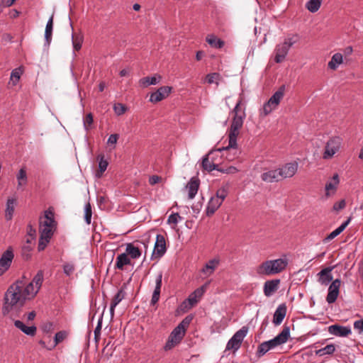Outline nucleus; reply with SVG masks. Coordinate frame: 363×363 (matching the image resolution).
Masks as SVG:
<instances>
[{
    "mask_svg": "<svg viewBox=\"0 0 363 363\" xmlns=\"http://www.w3.org/2000/svg\"><path fill=\"white\" fill-rule=\"evenodd\" d=\"M29 290L24 286L23 280H17L9 286L6 291L1 307L4 316L13 320L18 317L26 301L33 299Z\"/></svg>",
    "mask_w": 363,
    "mask_h": 363,
    "instance_id": "nucleus-1",
    "label": "nucleus"
},
{
    "mask_svg": "<svg viewBox=\"0 0 363 363\" xmlns=\"http://www.w3.org/2000/svg\"><path fill=\"white\" fill-rule=\"evenodd\" d=\"M241 103L242 99H240L233 109L234 117L229 129L228 145L224 148L225 150L237 148V138L240 134V130L242 127L244 119L245 118V112H242L241 114H240Z\"/></svg>",
    "mask_w": 363,
    "mask_h": 363,
    "instance_id": "nucleus-2",
    "label": "nucleus"
},
{
    "mask_svg": "<svg viewBox=\"0 0 363 363\" xmlns=\"http://www.w3.org/2000/svg\"><path fill=\"white\" fill-rule=\"evenodd\" d=\"M289 260L286 255L276 259L263 262L256 269V272L260 276H270L283 272L288 266Z\"/></svg>",
    "mask_w": 363,
    "mask_h": 363,
    "instance_id": "nucleus-3",
    "label": "nucleus"
},
{
    "mask_svg": "<svg viewBox=\"0 0 363 363\" xmlns=\"http://www.w3.org/2000/svg\"><path fill=\"white\" fill-rule=\"evenodd\" d=\"M299 40L298 34L288 35L283 41L277 44L274 48V62H282L288 55L290 48Z\"/></svg>",
    "mask_w": 363,
    "mask_h": 363,
    "instance_id": "nucleus-4",
    "label": "nucleus"
},
{
    "mask_svg": "<svg viewBox=\"0 0 363 363\" xmlns=\"http://www.w3.org/2000/svg\"><path fill=\"white\" fill-rule=\"evenodd\" d=\"M343 145V139L340 136H332L325 143L323 159L330 160L338 153Z\"/></svg>",
    "mask_w": 363,
    "mask_h": 363,
    "instance_id": "nucleus-5",
    "label": "nucleus"
},
{
    "mask_svg": "<svg viewBox=\"0 0 363 363\" xmlns=\"http://www.w3.org/2000/svg\"><path fill=\"white\" fill-rule=\"evenodd\" d=\"M247 333L248 328L246 326L242 327L239 330L235 332L227 342L225 350H233L234 352H237L240 348L242 342L247 336Z\"/></svg>",
    "mask_w": 363,
    "mask_h": 363,
    "instance_id": "nucleus-6",
    "label": "nucleus"
},
{
    "mask_svg": "<svg viewBox=\"0 0 363 363\" xmlns=\"http://www.w3.org/2000/svg\"><path fill=\"white\" fill-rule=\"evenodd\" d=\"M193 320L192 315H187L185 317L179 325L172 331L169 336L174 339L177 342H180L183 339L186 328Z\"/></svg>",
    "mask_w": 363,
    "mask_h": 363,
    "instance_id": "nucleus-7",
    "label": "nucleus"
},
{
    "mask_svg": "<svg viewBox=\"0 0 363 363\" xmlns=\"http://www.w3.org/2000/svg\"><path fill=\"white\" fill-rule=\"evenodd\" d=\"M14 259L12 247H9L0 257V277L3 276L11 267Z\"/></svg>",
    "mask_w": 363,
    "mask_h": 363,
    "instance_id": "nucleus-8",
    "label": "nucleus"
},
{
    "mask_svg": "<svg viewBox=\"0 0 363 363\" xmlns=\"http://www.w3.org/2000/svg\"><path fill=\"white\" fill-rule=\"evenodd\" d=\"M43 281V272L41 270L38 272V273L34 276L33 280L30 282L26 283L24 281V286L26 288V289L29 290V294L33 293V294L30 295L33 297V298L36 296V294L39 291L42 286Z\"/></svg>",
    "mask_w": 363,
    "mask_h": 363,
    "instance_id": "nucleus-9",
    "label": "nucleus"
},
{
    "mask_svg": "<svg viewBox=\"0 0 363 363\" xmlns=\"http://www.w3.org/2000/svg\"><path fill=\"white\" fill-rule=\"evenodd\" d=\"M290 337V328L284 326L282 331L275 337L266 341L270 350L286 343Z\"/></svg>",
    "mask_w": 363,
    "mask_h": 363,
    "instance_id": "nucleus-10",
    "label": "nucleus"
},
{
    "mask_svg": "<svg viewBox=\"0 0 363 363\" xmlns=\"http://www.w3.org/2000/svg\"><path fill=\"white\" fill-rule=\"evenodd\" d=\"M55 228L40 225V236L38 242V251H43L46 247L52 236Z\"/></svg>",
    "mask_w": 363,
    "mask_h": 363,
    "instance_id": "nucleus-11",
    "label": "nucleus"
},
{
    "mask_svg": "<svg viewBox=\"0 0 363 363\" xmlns=\"http://www.w3.org/2000/svg\"><path fill=\"white\" fill-rule=\"evenodd\" d=\"M172 90V86H163L157 89L156 91L152 93L150 97V101L152 103H157L167 98Z\"/></svg>",
    "mask_w": 363,
    "mask_h": 363,
    "instance_id": "nucleus-12",
    "label": "nucleus"
},
{
    "mask_svg": "<svg viewBox=\"0 0 363 363\" xmlns=\"http://www.w3.org/2000/svg\"><path fill=\"white\" fill-rule=\"evenodd\" d=\"M298 164L296 162L286 163L278 170L280 172L281 179H286L292 177L298 170Z\"/></svg>",
    "mask_w": 363,
    "mask_h": 363,
    "instance_id": "nucleus-13",
    "label": "nucleus"
},
{
    "mask_svg": "<svg viewBox=\"0 0 363 363\" xmlns=\"http://www.w3.org/2000/svg\"><path fill=\"white\" fill-rule=\"evenodd\" d=\"M341 281L339 279H336L328 288V293L326 297V301L328 303H333L337 300L339 294V289L340 286Z\"/></svg>",
    "mask_w": 363,
    "mask_h": 363,
    "instance_id": "nucleus-14",
    "label": "nucleus"
},
{
    "mask_svg": "<svg viewBox=\"0 0 363 363\" xmlns=\"http://www.w3.org/2000/svg\"><path fill=\"white\" fill-rule=\"evenodd\" d=\"M328 331L330 334L337 337H347L352 333V330L350 326H344L338 324L330 325Z\"/></svg>",
    "mask_w": 363,
    "mask_h": 363,
    "instance_id": "nucleus-15",
    "label": "nucleus"
},
{
    "mask_svg": "<svg viewBox=\"0 0 363 363\" xmlns=\"http://www.w3.org/2000/svg\"><path fill=\"white\" fill-rule=\"evenodd\" d=\"M278 169H269L261 174V179L267 183L278 182L281 180Z\"/></svg>",
    "mask_w": 363,
    "mask_h": 363,
    "instance_id": "nucleus-16",
    "label": "nucleus"
},
{
    "mask_svg": "<svg viewBox=\"0 0 363 363\" xmlns=\"http://www.w3.org/2000/svg\"><path fill=\"white\" fill-rule=\"evenodd\" d=\"M200 184V180L198 177H193L188 182L186 189L188 190V198L193 199L196 195Z\"/></svg>",
    "mask_w": 363,
    "mask_h": 363,
    "instance_id": "nucleus-17",
    "label": "nucleus"
},
{
    "mask_svg": "<svg viewBox=\"0 0 363 363\" xmlns=\"http://www.w3.org/2000/svg\"><path fill=\"white\" fill-rule=\"evenodd\" d=\"M166 252V242L164 237L158 234L156 236V241L155 243L153 254L157 255L158 257H162Z\"/></svg>",
    "mask_w": 363,
    "mask_h": 363,
    "instance_id": "nucleus-18",
    "label": "nucleus"
},
{
    "mask_svg": "<svg viewBox=\"0 0 363 363\" xmlns=\"http://www.w3.org/2000/svg\"><path fill=\"white\" fill-rule=\"evenodd\" d=\"M55 225L54 212L50 208H48L45 211L44 218L40 219V225L55 228Z\"/></svg>",
    "mask_w": 363,
    "mask_h": 363,
    "instance_id": "nucleus-19",
    "label": "nucleus"
},
{
    "mask_svg": "<svg viewBox=\"0 0 363 363\" xmlns=\"http://www.w3.org/2000/svg\"><path fill=\"white\" fill-rule=\"evenodd\" d=\"M286 314V306L284 303L280 304L277 308L274 316L273 323L275 325H279L281 323Z\"/></svg>",
    "mask_w": 363,
    "mask_h": 363,
    "instance_id": "nucleus-20",
    "label": "nucleus"
},
{
    "mask_svg": "<svg viewBox=\"0 0 363 363\" xmlns=\"http://www.w3.org/2000/svg\"><path fill=\"white\" fill-rule=\"evenodd\" d=\"M340 183L339 176L335 174L332 179L328 182L325 184V196L329 197L330 195L334 194L336 191L337 187Z\"/></svg>",
    "mask_w": 363,
    "mask_h": 363,
    "instance_id": "nucleus-21",
    "label": "nucleus"
},
{
    "mask_svg": "<svg viewBox=\"0 0 363 363\" xmlns=\"http://www.w3.org/2000/svg\"><path fill=\"white\" fill-rule=\"evenodd\" d=\"M333 267H326L322 269L318 274V282L322 284L327 286L333 279L331 272Z\"/></svg>",
    "mask_w": 363,
    "mask_h": 363,
    "instance_id": "nucleus-22",
    "label": "nucleus"
},
{
    "mask_svg": "<svg viewBox=\"0 0 363 363\" xmlns=\"http://www.w3.org/2000/svg\"><path fill=\"white\" fill-rule=\"evenodd\" d=\"M279 282V279L267 281L264 284V295L267 297L271 296L277 290Z\"/></svg>",
    "mask_w": 363,
    "mask_h": 363,
    "instance_id": "nucleus-23",
    "label": "nucleus"
},
{
    "mask_svg": "<svg viewBox=\"0 0 363 363\" xmlns=\"http://www.w3.org/2000/svg\"><path fill=\"white\" fill-rule=\"evenodd\" d=\"M14 325L21 330L23 333L29 336H34L36 333V327L34 325L26 326L22 321L16 320H14Z\"/></svg>",
    "mask_w": 363,
    "mask_h": 363,
    "instance_id": "nucleus-24",
    "label": "nucleus"
},
{
    "mask_svg": "<svg viewBox=\"0 0 363 363\" xmlns=\"http://www.w3.org/2000/svg\"><path fill=\"white\" fill-rule=\"evenodd\" d=\"M162 77L159 74H155L152 77H143L139 80V84L143 88H146L150 85H155L160 82Z\"/></svg>",
    "mask_w": 363,
    "mask_h": 363,
    "instance_id": "nucleus-25",
    "label": "nucleus"
},
{
    "mask_svg": "<svg viewBox=\"0 0 363 363\" xmlns=\"http://www.w3.org/2000/svg\"><path fill=\"white\" fill-rule=\"evenodd\" d=\"M222 201L220 199H218V198L213 196L211 198L208 203V206L206 208V214L207 216H211L213 215L216 210L222 204Z\"/></svg>",
    "mask_w": 363,
    "mask_h": 363,
    "instance_id": "nucleus-26",
    "label": "nucleus"
},
{
    "mask_svg": "<svg viewBox=\"0 0 363 363\" xmlns=\"http://www.w3.org/2000/svg\"><path fill=\"white\" fill-rule=\"evenodd\" d=\"M350 222V218H348L347 220L343 222L338 228L332 231L324 240V242H327L330 240H332L335 238H336L338 235H340L348 225Z\"/></svg>",
    "mask_w": 363,
    "mask_h": 363,
    "instance_id": "nucleus-27",
    "label": "nucleus"
},
{
    "mask_svg": "<svg viewBox=\"0 0 363 363\" xmlns=\"http://www.w3.org/2000/svg\"><path fill=\"white\" fill-rule=\"evenodd\" d=\"M16 203V201L15 199L9 198L7 199L5 210V218L6 220H10L12 219Z\"/></svg>",
    "mask_w": 363,
    "mask_h": 363,
    "instance_id": "nucleus-28",
    "label": "nucleus"
},
{
    "mask_svg": "<svg viewBox=\"0 0 363 363\" xmlns=\"http://www.w3.org/2000/svg\"><path fill=\"white\" fill-rule=\"evenodd\" d=\"M17 189H23L28 184V177L25 168H21L16 174Z\"/></svg>",
    "mask_w": 363,
    "mask_h": 363,
    "instance_id": "nucleus-29",
    "label": "nucleus"
},
{
    "mask_svg": "<svg viewBox=\"0 0 363 363\" xmlns=\"http://www.w3.org/2000/svg\"><path fill=\"white\" fill-rule=\"evenodd\" d=\"M206 42L210 45L211 48L220 49L224 46V41L218 38L213 34H210L206 36Z\"/></svg>",
    "mask_w": 363,
    "mask_h": 363,
    "instance_id": "nucleus-30",
    "label": "nucleus"
},
{
    "mask_svg": "<svg viewBox=\"0 0 363 363\" xmlns=\"http://www.w3.org/2000/svg\"><path fill=\"white\" fill-rule=\"evenodd\" d=\"M131 261L126 253H122L117 256L115 268L118 269H123L125 265L130 264Z\"/></svg>",
    "mask_w": 363,
    "mask_h": 363,
    "instance_id": "nucleus-31",
    "label": "nucleus"
},
{
    "mask_svg": "<svg viewBox=\"0 0 363 363\" xmlns=\"http://www.w3.org/2000/svg\"><path fill=\"white\" fill-rule=\"evenodd\" d=\"M125 253L129 255L132 259H138L141 256V250L133 243L127 244Z\"/></svg>",
    "mask_w": 363,
    "mask_h": 363,
    "instance_id": "nucleus-32",
    "label": "nucleus"
},
{
    "mask_svg": "<svg viewBox=\"0 0 363 363\" xmlns=\"http://www.w3.org/2000/svg\"><path fill=\"white\" fill-rule=\"evenodd\" d=\"M343 57L341 53L337 52L334 54L330 61L328 62V67L333 70H335L337 69L340 65L342 63Z\"/></svg>",
    "mask_w": 363,
    "mask_h": 363,
    "instance_id": "nucleus-33",
    "label": "nucleus"
},
{
    "mask_svg": "<svg viewBox=\"0 0 363 363\" xmlns=\"http://www.w3.org/2000/svg\"><path fill=\"white\" fill-rule=\"evenodd\" d=\"M285 86L283 85L269 98L270 104H274L278 106L281 100L284 97Z\"/></svg>",
    "mask_w": 363,
    "mask_h": 363,
    "instance_id": "nucleus-34",
    "label": "nucleus"
},
{
    "mask_svg": "<svg viewBox=\"0 0 363 363\" xmlns=\"http://www.w3.org/2000/svg\"><path fill=\"white\" fill-rule=\"evenodd\" d=\"M53 28V16H52L47 22L45 31V40L48 45H50L52 40V33Z\"/></svg>",
    "mask_w": 363,
    "mask_h": 363,
    "instance_id": "nucleus-35",
    "label": "nucleus"
},
{
    "mask_svg": "<svg viewBox=\"0 0 363 363\" xmlns=\"http://www.w3.org/2000/svg\"><path fill=\"white\" fill-rule=\"evenodd\" d=\"M218 264V260L213 259L208 261L206 265L202 269V272L204 274H206L208 275H210L213 274V271L215 270L216 267Z\"/></svg>",
    "mask_w": 363,
    "mask_h": 363,
    "instance_id": "nucleus-36",
    "label": "nucleus"
},
{
    "mask_svg": "<svg viewBox=\"0 0 363 363\" xmlns=\"http://www.w3.org/2000/svg\"><path fill=\"white\" fill-rule=\"evenodd\" d=\"M335 351V346L334 344H329L325 347L320 348L315 351V354L320 357L326 355V354H332Z\"/></svg>",
    "mask_w": 363,
    "mask_h": 363,
    "instance_id": "nucleus-37",
    "label": "nucleus"
},
{
    "mask_svg": "<svg viewBox=\"0 0 363 363\" xmlns=\"http://www.w3.org/2000/svg\"><path fill=\"white\" fill-rule=\"evenodd\" d=\"M323 0H309L306 4V8L311 13L317 12L322 4Z\"/></svg>",
    "mask_w": 363,
    "mask_h": 363,
    "instance_id": "nucleus-38",
    "label": "nucleus"
},
{
    "mask_svg": "<svg viewBox=\"0 0 363 363\" xmlns=\"http://www.w3.org/2000/svg\"><path fill=\"white\" fill-rule=\"evenodd\" d=\"M218 164H216L214 163H213L212 162H211L208 159V155H205L203 157V160H202V167L208 171V172H212L213 170H215L216 169L217 170V168H218Z\"/></svg>",
    "mask_w": 363,
    "mask_h": 363,
    "instance_id": "nucleus-39",
    "label": "nucleus"
},
{
    "mask_svg": "<svg viewBox=\"0 0 363 363\" xmlns=\"http://www.w3.org/2000/svg\"><path fill=\"white\" fill-rule=\"evenodd\" d=\"M228 184H226L225 185H223L217 190L215 197L218 198V199H220L221 201L223 202L228 196Z\"/></svg>",
    "mask_w": 363,
    "mask_h": 363,
    "instance_id": "nucleus-40",
    "label": "nucleus"
},
{
    "mask_svg": "<svg viewBox=\"0 0 363 363\" xmlns=\"http://www.w3.org/2000/svg\"><path fill=\"white\" fill-rule=\"evenodd\" d=\"M277 106H276L274 104H270L269 100H268L263 105V108L261 110L260 114L263 116H266L268 114H269L272 111L276 109Z\"/></svg>",
    "mask_w": 363,
    "mask_h": 363,
    "instance_id": "nucleus-41",
    "label": "nucleus"
},
{
    "mask_svg": "<svg viewBox=\"0 0 363 363\" xmlns=\"http://www.w3.org/2000/svg\"><path fill=\"white\" fill-rule=\"evenodd\" d=\"M125 292L123 289L118 290L117 294L114 296L111 302L112 308H116L117 305L125 298Z\"/></svg>",
    "mask_w": 363,
    "mask_h": 363,
    "instance_id": "nucleus-42",
    "label": "nucleus"
},
{
    "mask_svg": "<svg viewBox=\"0 0 363 363\" xmlns=\"http://www.w3.org/2000/svg\"><path fill=\"white\" fill-rule=\"evenodd\" d=\"M94 122V118L91 113H89L83 119L84 128L86 131H89L91 128Z\"/></svg>",
    "mask_w": 363,
    "mask_h": 363,
    "instance_id": "nucleus-43",
    "label": "nucleus"
},
{
    "mask_svg": "<svg viewBox=\"0 0 363 363\" xmlns=\"http://www.w3.org/2000/svg\"><path fill=\"white\" fill-rule=\"evenodd\" d=\"M21 74L22 71L20 68H16L12 70L10 81L12 82L13 85H16L18 82Z\"/></svg>",
    "mask_w": 363,
    "mask_h": 363,
    "instance_id": "nucleus-44",
    "label": "nucleus"
},
{
    "mask_svg": "<svg viewBox=\"0 0 363 363\" xmlns=\"http://www.w3.org/2000/svg\"><path fill=\"white\" fill-rule=\"evenodd\" d=\"M67 336V333L65 330H61L57 333L54 337V344L52 348L55 347L57 345L62 342Z\"/></svg>",
    "mask_w": 363,
    "mask_h": 363,
    "instance_id": "nucleus-45",
    "label": "nucleus"
},
{
    "mask_svg": "<svg viewBox=\"0 0 363 363\" xmlns=\"http://www.w3.org/2000/svg\"><path fill=\"white\" fill-rule=\"evenodd\" d=\"M271 350L267 345V342L264 341L259 345L257 350V356L260 357L264 356L267 352Z\"/></svg>",
    "mask_w": 363,
    "mask_h": 363,
    "instance_id": "nucleus-46",
    "label": "nucleus"
},
{
    "mask_svg": "<svg viewBox=\"0 0 363 363\" xmlns=\"http://www.w3.org/2000/svg\"><path fill=\"white\" fill-rule=\"evenodd\" d=\"M92 211L91 206L89 203H87L84 206V220L86 224L89 225L91 221Z\"/></svg>",
    "mask_w": 363,
    "mask_h": 363,
    "instance_id": "nucleus-47",
    "label": "nucleus"
},
{
    "mask_svg": "<svg viewBox=\"0 0 363 363\" xmlns=\"http://www.w3.org/2000/svg\"><path fill=\"white\" fill-rule=\"evenodd\" d=\"M74 270L75 267L72 263L67 262L63 264V272L66 276H71L74 272Z\"/></svg>",
    "mask_w": 363,
    "mask_h": 363,
    "instance_id": "nucleus-48",
    "label": "nucleus"
},
{
    "mask_svg": "<svg viewBox=\"0 0 363 363\" xmlns=\"http://www.w3.org/2000/svg\"><path fill=\"white\" fill-rule=\"evenodd\" d=\"M182 219V218L178 213H173L168 217L167 223L169 224H174V225H177Z\"/></svg>",
    "mask_w": 363,
    "mask_h": 363,
    "instance_id": "nucleus-49",
    "label": "nucleus"
},
{
    "mask_svg": "<svg viewBox=\"0 0 363 363\" xmlns=\"http://www.w3.org/2000/svg\"><path fill=\"white\" fill-rule=\"evenodd\" d=\"M220 78V74L216 72L211 73L206 75V81L208 84H211L216 83L218 84V80Z\"/></svg>",
    "mask_w": 363,
    "mask_h": 363,
    "instance_id": "nucleus-50",
    "label": "nucleus"
},
{
    "mask_svg": "<svg viewBox=\"0 0 363 363\" xmlns=\"http://www.w3.org/2000/svg\"><path fill=\"white\" fill-rule=\"evenodd\" d=\"M72 45L74 50L78 51L82 48V39L81 37H75L74 34L72 35Z\"/></svg>",
    "mask_w": 363,
    "mask_h": 363,
    "instance_id": "nucleus-51",
    "label": "nucleus"
},
{
    "mask_svg": "<svg viewBox=\"0 0 363 363\" xmlns=\"http://www.w3.org/2000/svg\"><path fill=\"white\" fill-rule=\"evenodd\" d=\"M160 290L161 287L155 286V290L153 291L152 298H151V304L155 305L157 303L160 299Z\"/></svg>",
    "mask_w": 363,
    "mask_h": 363,
    "instance_id": "nucleus-52",
    "label": "nucleus"
},
{
    "mask_svg": "<svg viewBox=\"0 0 363 363\" xmlns=\"http://www.w3.org/2000/svg\"><path fill=\"white\" fill-rule=\"evenodd\" d=\"M113 110L118 116L123 114L126 111V107L122 104H116L113 106Z\"/></svg>",
    "mask_w": 363,
    "mask_h": 363,
    "instance_id": "nucleus-53",
    "label": "nucleus"
},
{
    "mask_svg": "<svg viewBox=\"0 0 363 363\" xmlns=\"http://www.w3.org/2000/svg\"><path fill=\"white\" fill-rule=\"evenodd\" d=\"M354 328L359 334H363V318L354 321Z\"/></svg>",
    "mask_w": 363,
    "mask_h": 363,
    "instance_id": "nucleus-54",
    "label": "nucleus"
},
{
    "mask_svg": "<svg viewBox=\"0 0 363 363\" xmlns=\"http://www.w3.org/2000/svg\"><path fill=\"white\" fill-rule=\"evenodd\" d=\"M33 248L29 245H24L22 247V255L24 258L26 259H29L30 257V252L32 251Z\"/></svg>",
    "mask_w": 363,
    "mask_h": 363,
    "instance_id": "nucleus-55",
    "label": "nucleus"
},
{
    "mask_svg": "<svg viewBox=\"0 0 363 363\" xmlns=\"http://www.w3.org/2000/svg\"><path fill=\"white\" fill-rule=\"evenodd\" d=\"M178 343L179 342H177L174 339L169 336L168 340L164 346V349L166 351L169 350Z\"/></svg>",
    "mask_w": 363,
    "mask_h": 363,
    "instance_id": "nucleus-56",
    "label": "nucleus"
},
{
    "mask_svg": "<svg viewBox=\"0 0 363 363\" xmlns=\"http://www.w3.org/2000/svg\"><path fill=\"white\" fill-rule=\"evenodd\" d=\"M217 170L225 174H235L238 172V169L235 167L230 166L228 168H217Z\"/></svg>",
    "mask_w": 363,
    "mask_h": 363,
    "instance_id": "nucleus-57",
    "label": "nucleus"
},
{
    "mask_svg": "<svg viewBox=\"0 0 363 363\" xmlns=\"http://www.w3.org/2000/svg\"><path fill=\"white\" fill-rule=\"evenodd\" d=\"M108 167V162L104 159L103 157H101L99 162V168L101 172H104L106 170Z\"/></svg>",
    "mask_w": 363,
    "mask_h": 363,
    "instance_id": "nucleus-58",
    "label": "nucleus"
},
{
    "mask_svg": "<svg viewBox=\"0 0 363 363\" xmlns=\"http://www.w3.org/2000/svg\"><path fill=\"white\" fill-rule=\"evenodd\" d=\"M119 138V135L118 134H111L107 140L108 145H115L117 143V140Z\"/></svg>",
    "mask_w": 363,
    "mask_h": 363,
    "instance_id": "nucleus-59",
    "label": "nucleus"
},
{
    "mask_svg": "<svg viewBox=\"0 0 363 363\" xmlns=\"http://www.w3.org/2000/svg\"><path fill=\"white\" fill-rule=\"evenodd\" d=\"M101 330V319L99 320L98 324L94 330V337L96 340L99 338Z\"/></svg>",
    "mask_w": 363,
    "mask_h": 363,
    "instance_id": "nucleus-60",
    "label": "nucleus"
},
{
    "mask_svg": "<svg viewBox=\"0 0 363 363\" xmlns=\"http://www.w3.org/2000/svg\"><path fill=\"white\" fill-rule=\"evenodd\" d=\"M27 233L31 238V240H35L36 230L32 225H28L27 227Z\"/></svg>",
    "mask_w": 363,
    "mask_h": 363,
    "instance_id": "nucleus-61",
    "label": "nucleus"
},
{
    "mask_svg": "<svg viewBox=\"0 0 363 363\" xmlns=\"http://www.w3.org/2000/svg\"><path fill=\"white\" fill-rule=\"evenodd\" d=\"M161 180V177L157 175H152L149 178V183L151 185H155L157 183H159Z\"/></svg>",
    "mask_w": 363,
    "mask_h": 363,
    "instance_id": "nucleus-62",
    "label": "nucleus"
},
{
    "mask_svg": "<svg viewBox=\"0 0 363 363\" xmlns=\"http://www.w3.org/2000/svg\"><path fill=\"white\" fill-rule=\"evenodd\" d=\"M162 272H160L156 277L155 286L161 287L162 286Z\"/></svg>",
    "mask_w": 363,
    "mask_h": 363,
    "instance_id": "nucleus-63",
    "label": "nucleus"
},
{
    "mask_svg": "<svg viewBox=\"0 0 363 363\" xmlns=\"http://www.w3.org/2000/svg\"><path fill=\"white\" fill-rule=\"evenodd\" d=\"M188 301L191 306H194L198 302V298L195 294H191L188 298Z\"/></svg>",
    "mask_w": 363,
    "mask_h": 363,
    "instance_id": "nucleus-64",
    "label": "nucleus"
}]
</instances>
